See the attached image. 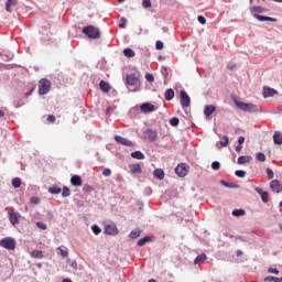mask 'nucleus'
I'll return each mask as SVG.
<instances>
[{"mask_svg":"<svg viewBox=\"0 0 282 282\" xmlns=\"http://www.w3.org/2000/svg\"><path fill=\"white\" fill-rule=\"evenodd\" d=\"M83 34H86L88 39H100V30L94 25H88L83 29Z\"/></svg>","mask_w":282,"mask_h":282,"instance_id":"obj_1","label":"nucleus"},{"mask_svg":"<svg viewBox=\"0 0 282 282\" xmlns=\"http://www.w3.org/2000/svg\"><path fill=\"white\" fill-rule=\"evenodd\" d=\"M50 89H52V83L47 79H41L39 85V94L40 96H45V94H50Z\"/></svg>","mask_w":282,"mask_h":282,"instance_id":"obj_2","label":"nucleus"},{"mask_svg":"<svg viewBox=\"0 0 282 282\" xmlns=\"http://www.w3.org/2000/svg\"><path fill=\"white\" fill-rule=\"evenodd\" d=\"M1 248H6V250H14L17 248V240L14 238L8 237L0 240Z\"/></svg>","mask_w":282,"mask_h":282,"instance_id":"obj_3","label":"nucleus"},{"mask_svg":"<svg viewBox=\"0 0 282 282\" xmlns=\"http://www.w3.org/2000/svg\"><path fill=\"white\" fill-rule=\"evenodd\" d=\"M236 107H238V109H241V111H257V105L253 104H246L243 101H235Z\"/></svg>","mask_w":282,"mask_h":282,"instance_id":"obj_4","label":"nucleus"},{"mask_svg":"<svg viewBox=\"0 0 282 282\" xmlns=\"http://www.w3.org/2000/svg\"><path fill=\"white\" fill-rule=\"evenodd\" d=\"M9 221L12 226H18L19 224V218L21 217V214L18 212H14V209H9Z\"/></svg>","mask_w":282,"mask_h":282,"instance_id":"obj_5","label":"nucleus"},{"mask_svg":"<svg viewBox=\"0 0 282 282\" xmlns=\"http://www.w3.org/2000/svg\"><path fill=\"white\" fill-rule=\"evenodd\" d=\"M119 230H118V226H116V224H108L105 226V234L106 235H110L112 237H116V235H118Z\"/></svg>","mask_w":282,"mask_h":282,"instance_id":"obj_6","label":"nucleus"},{"mask_svg":"<svg viewBox=\"0 0 282 282\" xmlns=\"http://www.w3.org/2000/svg\"><path fill=\"white\" fill-rule=\"evenodd\" d=\"M175 173L176 175H178V177H186V175H188V165L186 164L177 165L175 169Z\"/></svg>","mask_w":282,"mask_h":282,"instance_id":"obj_7","label":"nucleus"},{"mask_svg":"<svg viewBox=\"0 0 282 282\" xmlns=\"http://www.w3.org/2000/svg\"><path fill=\"white\" fill-rule=\"evenodd\" d=\"M181 106L183 108L191 107V97L185 90L181 91Z\"/></svg>","mask_w":282,"mask_h":282,"instance_id":"obj_8","label":"nucleus"},{"mask_svg":"<svg viewBox=\"0 0 282 282\" xmlns=\"http://www.w3.org/2000/svg\"><path fill=\"white\" fill-rule=\"evenodd\" d=\"M127 85H130L131 87H135L138 83H140V79L135 76V74H129L126 77Z\"/></svg>","mask_w":282,"mask_h":282,"instance_id":"obj_9","label":"nucleus"},{"mask_svg":"<svg viewBox=\"0 0 282 282\" xmlns=\"http://www.w3.org/2000/svg\"><path fill=\"white\" fill-rule=\"evenodd\" d=\"M140 109L143 113H153V111H155V106H153V104L145 102L140 106Z\"/></svg>","mask_w":282,"mask_h":282,"instance_id":"obj_10","label":"nucleus"},{"mask_svg":"<svg viewBox=\"0 0 282 282\" xmlns=\"http://www.w3.org/2000/svg\"><path fill=\"white\" fill-rule=\"evenodd\" d=\"M270 188L271 191H273V193H282V185L281 182H279V180L271 181Z\"/></svg>","mask_w":282,"mask_h":282,"instance_id":"obj_11","label":"nucleus"},{"mask_svg":"<svg viewBox=\"0 0 282 282\" xmlns=\"http://www.w3.org/2000/svg\"><path fill=\"white\" fill-rule=\"evenodd\" d=\"M115 140L118 142V144H122L123 147H133V142L129 141L124 137L115 135Z\"/></svg>","mask_w":282,"mask_h":282,"instance_id":"obj_12","label":"nucleus"},{"mask_svg":"<svg viewBox=\"0 0 282 282\" xmlns=\"http://www.w3.org/2000/svg\"><path fill=\"white\" fill-rule=\"evenodd\" d=\"M129 169L132 175H142V165H140L139 163L130 164Z\"/></svg>","mask_w":282,"mask_h":282,"instance_id":"obj_13","label":"nucleus"},{"mask_svg":"<svg viewBox=\"0 0 282 282\" xmlns=\"http://www.w3.org/2000/svg\"><path fill=\"white\" fill-rule=\"evenodd\" d=\"M145 139L149 140L150 142H155L158 139V132L155 130H147L144 132Z\"/></svg>","mask_w":282,"mask_h":282,"instance_id":"obj_14","label":"nucleus"},{"mask_svg":"<svg viewBox=\"0 0 282 282\" xmlns=\"http://www.w3.org/2000/svg\"><path fill=\"white\" fill-rule=\"evenodd\" d=\"M256 192L261 195V199L264 204H268L270 194L268 192H263L261 187H257Z\"/></svg>","mask_w":282,"mask_h":282,"instance_id":"obj_15","label":"nucleus"},{"mask_svg":"<svg viewBox=\"0 0 282 282\" xmlns=\"http://www.w3.org/2000/svg\"><path fill=\"white\" fill-rule=\"evenodd\" d=\"M254 19H257L258 21H271L272 23H276V21H279L275 18H271V17H265V15H259V14H253Z\"/></svg>","mask_w":282,"mask_h":282,"instance_id":"obj_16","label":"nucleus"},{"mask_svg":"<svg viewBox=\"0 0 282 282\" xmlns=\"http://www.w3.org/2000/svg\"><path fill=\"white\" fill-rule=\"evenodd\" d=\"M217 110V108L215 106H205V110H204V115L206 116V118H210V116H213V113H215V111Z\"/></svg>","mask_w":282,"mask_h":282,"instance_id":"obj_17","label":"nucleus"},{"mask_svg":"<svg viewBox=\"0 0 282 282\" xmlns=\"http://www.w3.org/2000/svg\"><path fill=\"white\" fill-rule=\"evenodd\" d=\"M99 87L101 89V91H104L105 94H109V91H111V85H109V83L101 80L99 83Z\"/></svg>","mask_w":282,"mask_h":282,"instance_id":"obj_18","label":"nucleus"},{"mask_svg":"<svg viewBox=\"0 0 282 282\" xmlns=\"http://www.w3.org/2000/svg\"><path fill=\"white\" fill-rule=\"evenodd\" d=\"M70 184L73 186H83V178H80V176H78V175H74L70 178Z\"/></svg>","mask_w":282,"mask_h":282,"instance_id":"obj_19","label":"nucleus"},{"mask_svg":"<svg viewBox=\"0 0 282 282\" xmlns=\"http://www.w3.org/2000/svg\"><path fill=\"white\" fill-rule=\"evenodd\" d=\"M275 94H276V90H274V88H270V87L263 88L264 98H271V96H274Z\"/></svg>","mask_w":282,"mask_h":282,"instance_id":"obj_20","label":"nucleus"},{"mask_svg":"<svg viewBox=\"0 0 282 282\" xmlns=\"http://www.w3.org/2000/svg\"><path fill=\"white\" fill-rule=\"evenodd\" d=\"M17 0H8L6 3V10L7 12H12V8H17Z\"/></svg>","mask_w":282,"mask_h":282,"instance_id":"obj_21","label":"nucleus"},{"mask_svg":"<svg viewBox=\"0 0 282 282\" xmlns=\"http://www.w3.org/2000/svg\"><path fill=\"white\" fill-rule=\"evenodd\" d=\"M250 11H251V14H262V12H268V9L263 7H252Z\"/></svg>","mask_w":282,"mask_h":282,"instance_id":"obj_22","label":"nucleus"},{"mask_svg":"<svg viewBox=\"0 0 282 282\" xmlns=\"http://www.w3.org/2000/svg\"><path fill=\"white\" fill-rule=\"evenodd\" d=\"M249 162H252V156L241 155L238 158V164H248Z\"/></svg>","mask_w":282,"mask_h":282,"instance_id":"obj_23","label":"nucleus"},{"mask_svg":"<svg viewBox=\"0 0 282 282\" xmlns=\"http://www.w3.org/2000/svg\"><path fill=\"white\" fill-rule=\"evenodd\" d=\"M164 98L165 100H173V98H175V90L173 89H167L164 94Z\"/></svg>","mask_w":282,"mask_h":282,"instance_id":"obj_24","label":"nucleus"},{"mask_svg":"<svg viewBox=\"0 0 282 282\" xmlns=\"http://www.w3.org/2000/svg\"><path fill=\"white\" fill-rule=\"evenodd\" d=\"M153 175L156 180H164V170L162 169H156L154 172H153Z\"/></svg>","mask_w":282,"mask_h":282,"instance_id":"obj_25","label":"nucleus"},{"mask_svg":"<svg viewBox=\"0 0 282 282\" xmlns=\"http://www.w3.org/2000/svg\"><path fill=\"white\" fill-rule=\"evenodd\" d=\"M123 55L126 56V58H133V56H135V51H133L132 48H124Z\"/></svg>","mask_w":282,"mask_h":282,"instance_id":"obj_26","label":"nucleus"},{"mask_svg":"<svg viewBox=\"0 0 282 282\" xmlns=\"http://www.w3.org/2000/svg\"><path fill=\"white\" fill-rule=\"evenodd\" d=\"M206 259H207L206 254L197 256L196 259L194 260V263L196 265H202V263H204V261H206Z\"/></svg>","mask_w":282,"mask_h":282,"instance_id":"obj_27","label":"nucleus"},{"mask_svg":"<svg viewBox=\"0 0 282 282\" xmlns=\"http://www.w3.org/2000/svg\"><path fill=\"white\" fill-rule=\"evenodd\" d=\"M131 158H133L134 160H144V153H142L141 151H134L131 153Z\"/></svg>","mask_w":282,"mask_h":282,"instance_id":"obj_28","label":"nucleus"},{"mask_svg":"<svg viewBox=\"0 0 282 282\" xmlns=\"http://www.w3.org/2000/svg\"><path fill=\"white\" fill-rule=\"evenodd\" d=\"M273 142H274V144H282V134H281V132H275L273 134Z\"/></svg>","mask_w":282,"mask_h":282,"instance_id":"obj_29","label":"nucleus"},{"mask_svg":"<svg viewBox=\"0 0 282 282\" xmlns=\"http://www.w3.org/2000/svg\"><path fill=\"white\" fill-rule=\"evenodd\" d=\"M31 257L33 259H43V251L34 250L31 252Z\"/></svg>","mask_w":282,"mask_h":282,"instance_id":"obj_30","label":"nucleus"},{"mask_svg":"<svg viewBox=\"0 0 282 282\" xmlns=\"http://www.w3.org/2000/svg\"><path fill=\"white\" fill-rule=\"evenodd\" d=\"M21 184H22L21 178L15 177V178L12 180V187L13 188H21Z\"/></svg>","mask_w":282,"mask_h":282,"instance_id":"obj_31","label":"nucleus"},{"mask_svg":"<svg viewBox=\"0 0 282 282\" xmlns=\"http://www.w3.org/2000/svg\"><path fill=\"white\" fill-rule=\"evenodd\" d=\"M232 215H234V217H243V215H246V210L245 209H235V210H232Z\"/></svg>","mask_w":282,"mask_h":282,"instance_id":"obj_32","label":"nucleus"},{"mask_svg":"<svg viewBox=\"0 0 282 282\" xmlns=\"http://www.w3.org/2000/svg\"><path fill=\"white\" fill-rule=\"evenodd\" d=\"M57 250L63 259H67L69 257V252L67 250H65L61 247H58Z\"/></svg>","mask_w":282,"mask_h":282,"instance_id":"obj_33","label":"nucleus"},{"mask_svg":"<svg viewBox=\"0 0 282 282\" xmlns=\"http://www.w3.org/2000/svg\"><path fill=\"white\" fill-rule=\"evenodd\" d=\"M63 189H61L59 187L53 186L48 188V193H51V195H58Z\"/></svg>","mask_w":282,"mask_h":282,"instance_id":"obj_34","label":"nucleus"},{"mask_svg":"<svg viewBox=\"0 0 282 282\" xmlns=\"http://www.w3.org/2000/svg\"><path fill=\"white\" fill-rule=\"evenodd\" d=\"M148 241H151V237H143V238H141V239L138 240L137 246L142 247V246H144Z\"/></svg>","mask_w":282,"mask_h":282,"instance_id":"obj_35","label":"nucleus"},{"mask_svg":"<svg viewBox=\"0 0 282 282\" xmlns=\"http://www.w3.org/2000/svg\"><path fill=\"white\" fill-rule=\"evenodd\" d=\"M72 195V191H69V187L64 186L62 191V197H69Z\"/></svg>","mask_w":282,"mask_h":282,"instance_id":"obj_36","label":"nucleus"},{"mask_svg":"<svg viewBox=\"0 0 282 282\" xmlns=\"http://www.w3.org/2000/svg\"><path fill=\"white\" fill-rule=\"evenodd\" d=\"M256 160H258V162H265V154H263L262 152H258L256 154Z\"/></svg>","mask_w":282,"mask_h":282,"instance_id":"obj_37","label":"nucleus"},{"mask_svg":"<svg viewBox=\"0 0 282 282\" xmlns=\"http://www.w3.org/2000/svg\"><path fill=\"white\" fill-rule=\"evenodd\" d=\"M228 142H229L228 135H224V137L221 138V140L219 141V144H220L221 147H228Z\"/></svg>","mask_w":282,"mask_h":282,"instance_id":"obj_38","label":"nucleus"},{"mask_svg":"<svg viewBox=\"0 0 282 282\" xmlns=\"http://www.w3.org/2000/svg\"><path fill=\"white\" fill-rule=\"evenodd\" d=\"M212 169H213L214 171H219V169H221V164L219 163V161H214V162L212 163Z\"/></svg>","mask_w":282,"mask_h":282,"instance_id":"obj_39","label":"nucleus"},{"mask_svg":"<svg viewBox=\"0 0 282 282\" xmlns=\"http://www.w3.org/2000/svg\"><path fill=\"white\" fill-rule=\"evenodd\" d=\"M141 231L140 230H133L130 232L131 239H138L140 237Z\"/></svg>","mask_w":282,"mask_h":282,"instance_id":"obj_40","label":"nucleus"},{"mask_svg":"<svg viewBox=\"0 0 282 282\" xmlns=\"http://www.w3.org/2000/svg\"><path fill=\"white\" fill-rule=\"evenodd\" d=\"M91 230H93L94 235H99L102 232V229H100V227H98L97 225H94L91 227Z\"/></svg>","mask_w":282,"mask_h":282,"instance_id":"obj_41","label":"nucleus"},{"mask_svg":"<svg viewBox=\"0 0 282 282\" xmlns=\"http://www.w3.org/2000/svg\"><path fill=\"white\" fill-rule=\"evenodd\" d=\"M170 124L172 127H177V124H180V119L177 117H174L170 120Z\"/></svg>","mask_w":282,"mask_h":282,"instance_id":"obj_42","label":"nucleus"},{"mask_svg":"<svg viewBox=\"0 0 282 282\" xmlns=\"http://www.w3.org/2000/svg\"><path fill=\"white\" fill-rule=\"evenodd\" d=\"M268 180H274V171L272 169H267Z\"/></svg>","mask_w":282,"mask_h":282,"instance_id":"obj_43","label":"nucleus"},{"mask_svg":"<svg viewBox=\"0 0 282 282\" xmlns=\"http://www.w3.org/2000/svg\"><path fill=\"white\" fill-rule=\"evenodd\" d=\"M235 175H236L237 177H246V171H243V170H237V171L235 172Z\"/></svg>","mask_w":282,"mask_h":282,"instance_id":"obj_44","label":"nucleus"},{"mask_svg":"<svg viewBox=\"0 0 282 282\" xmlns=\"http://www.w3.org/2000/svg\"><path fill=\"white\" fill-rule=\"evenodd\" d=\"M119 28H121V29L127 28V18L120 19Z\"/></svg>","mask_w":282,"mask_h":282,"instance_id":"obj_45","label":"nucleus"},{"mask_svg":"<svg viewBox=\"0 0 282 282\" xmlns=\"http://www.w3.org/2000/svg\"><path fill=\"white\" fill-rule=\"evenodd\" d=\"M37 228H40V230H47V225H45L44 223H36Z\"/></svg>","mask_w":282,"mask_h":282,"instance_id":"obj_46","label":"nucleus"},{"mask_svg":"<svg viewBox=\"0 0 282 282\" xmlns=\"http://www.w3.org/2000/svg\"><path fill=\"white\" fill-rule=\"evenodd\" d=\"M102 175H104V177H110V175H111V170H109V169H104V171H102Z\"/></svg>","mask_w":282,"mask_h":282,"instance_id":"obj_47","label":"nucleus"},{"mask_svg":"<svg viewBox=\"0 0 282 282\" xmlns=\"http://www.w3.org/2000/svg\"><path fill=\"white\" fill-rule=\"evenodd\" d=\"M30 202H31V204H35L36 205V204L41 203V198H39L36 196H33V197H31Z\"/></svg>","mask_w":282,"mask_h":282,"instance_id":"obj_48","label":"nucleus"},{"mask_svg":"<svg viewBox=\"0 0 282 282\" xmlns=\"http://www.w3.org/2000/svg\"><path fill=\"white\" fill-rule=\"evenodd\" d=\"M47 122H50L51 124H54V122H56V117L54 115H50L47 117Z\"/></svg>","mask_w":282,"mask_h":282,"instance_id":"obj_49","label":"nucleus"},{"mask_svg":"<svg viewBox=\"0 0 282 282\" xmlns=\"http://www.w3.org/2000/svg\"><path fill=\"white\" fill-rule=\"evenodd\" d=\"M83 191H85V193H91V191H94V187L91 185H84Z\"/></svg>","mask_w":282,"mask_h":282,"instance_id":"obj_50","label":"nucleus"},{"mask_svg":"<svg viewBox=\"0 0 282 282\" xmlns=\"http://www.w3.org/2000/svg\"><path fill=\"white\" fill-rule=\"evenodd\" d=\"M155 47L156 50H164V43L162 41H156Z\"/></svg>","mask_w":282,"mask_h":282,"instance_id":"obj_51","label":"nucleus"},{"mask_svg":"<svg viewBox=\"0 0 282 282\" xmlns=\"http://www.w3.org/2000/svg\"><path fill=\"white\" fill-rule=\"evenodd\" d=\"M197 20L198 22H200L202 25H206V18H204V15H198Z\"/></svg>","mask_w":282,"mask_h":282,"instance_id":"obj_52","label":"nucleus"},{"mask_svg":"<svg viewBox=\"0 0 282 282\" xmlns=\"http://www.w3.org/2000/svg\"><path fill=\"white\" fill-rule=\"evenodd\" d=\"M145 79L148 80V83H153V80H155V77H153L152 74H147Z\"/></svg>","mask_w":282,"mask_h":282,"instance_id":"obj_53","label":"nucleus"},{"mask_svg":"<svg viewBox=\"0 0 282 282\" xmlns=\"http://www.w3.org/2000/svg\"><path fill=\"white\" fill-rule=\"evenodd\" d=\"M220 184H223V186H226L227 188H232V184L226 181H220Z\"/></svg>","mask_w":282,"mask_h":282,"instance_id":"obj_54","label":"nucleus"},{"mask_svg":"<svg viewBox=\"0 0 282 282\" xmlns=\"http://www.w3.org/2000/svg\"><path fill=\"white\" fill-rule=\"evenodd\" d=\"M143 8H151V0H143Z\"/></svg>","mask_w":282,"mask_h":282,"instance_id":"obj_55","label":"nucleus"},{"mask_svg":"<svg viewBox=\"0 0 282 282\" xmlns=\"http://www.w3.org/2000/svg\"><path fill=\"white\" fill-rule=\"evenodd\" d=\"M269 274H279V270L278 269H273V268H270L268 270Z\"/></svg>","mask_w":282,"mask_h":282,"instance_id":"obj_56","label":"nucleus"},{"mask_svg":"<svg viewBox=\"0 0 282 282\" xmlns=\"http://www.w3.org/2000/svg\"><path fill=\"white\" fill-rule=\"evenodd\" d=\"M23 102H21V101H14V107L17 108V109H19V107H23Z\"/></svg>","mask_w":282,"mask_h":282,"instance_id":"obj_57","label":"nucleus"},{"mask_svg":"<svg viewBox=\"0 0 282 282\" xmlns=\"http://www.w3.org/2000/svg\"><path fill=\"white\" fill-rule=\"evenodd\" d=\"M276 278H274V276H267V278H264V281H268V282H272V281H274Z\"/></svg>","mask_w":282,"mask_h":282,"instance_id":"obj_58","label":"nucleus"},{"mask_svg":"<svg viewBox=\"0 0 282 282\" xmlns=\"http://www.w3.org/2000/svg\"><path fill=\"white\" fill-rule=\"evenodd\" d=\"M246 142V138L239 137L238 144H243Z\"/></svg>","mask_w":282,"mask_h":282,"instance_id":"obj_59","label":"nucleus"},{"mask_svg":"<svg viewBox=\"0 0 282 282\" xmlns=\"http://www.w3.org/2000/svg\"><path fill=\"white\" fill-rule=\"evenodd\" d=\"M235 67H237L236 64H228V65H227V68H228V69H235Z\"/></svg>","mask_w":282,"mask_h":282,"instance_id":"obj_60","label":"nucleus"},{"mask_svg":"<svg viewBox=\"0 0 282 282\" xmlns=\"http://www.w3.org/2000/svg\"><path fill=\"white\" fill-rule=\"evenodd\" d=\"M33 93H34V87L31 88L29 93H25V97L28 98V96H32Z\"/></svg>","mask_w":282,"mask_h":282,"instance_id":"obj_61","label":"nucleus"},{"mask_svg":"<svg viewBox=\"0 0 282 282\" xmlns=\"http://www.w3.org/2000/svg\"><path fill=\"white\" fill-rule=\"evenodd\" d=\"M241 149H243V145L238 144V145L236 147V151H237V153H239V151H241Z\"/></svg>","mask_w":282,"mask_h":282,"instance_id":"obj_62","label":"nucleus"},{"mask_svg":"<svg viewBox=\"0 0 282 282\" xmlns=\"http://www.w3.org/2000/svg\"><path fill=\"white\" fill-rule=\"evenodd\" d=\"M274 282H282V278H275Z\"/></svg>","mask_w":282,"mask_h":282,"instance_id":"obj_63","label":"nucleus"},{"mask_svg":"<svg viewBox=\"0 0 282 282\" xmlns=\"http://www.w3.org/2000/svg\"><path fill=\"white\" fill-rule=\"evenodd\" d=\"M63 282H72L69 279H64Z\"/></svg>","mask_w":282,"mask_h":282,"instance_id":"obj_64","label":"nucleus"}]
</instances>
